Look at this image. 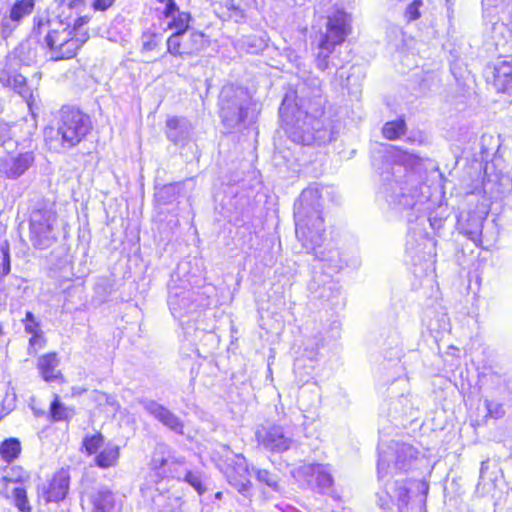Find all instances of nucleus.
<instances>
[{
	"mask_svg": "<svg viewBox=\"0 0 512 512\" xmlns=\"http://www.w3.org/2000/svg\"><path fill=\"white\" fill-rule=\"evenodd\" d=\"M320 190L317 187L304 189L294 203L295 233L297 239L307 252H314L317 263L313 265L312 279L308 284L311 292L319 289L320 298L328 297L327 290H332V278L347 262L336 249L321 250L324 240V220L321 215Z\"/></svg>",
	"mask_w": 512,
	"mask_h": 512,
	"instance_id": "1",
	"label": "nucleus"
},
{
	"mask_svg": "<svg viewBox=\"0 0 512 512\" xmlns=\"http://www.w3.org/2000/svg\"><path fill=\"white\" fill-rule=\"evenodd\" d=\"M379 197L398 213L406 212L409 222L418 218L419 205L429 198L421 175L420 158L391 146L384 156Z\"/></svg>",
	"mask_w": 512,
	"mask_h": 512,
	"instance_id": "2",
	"label": "nucleus"
},
{
	"mask_svg": "<svg viewBox=\"0 0 512 512\" xmlns=\"http://www.w3.org/2000/svg\"><path fill=\"white\" fill-rule=\"evenodd\" d=\"M296 93H286L279 108V116L288 137L304 146L326 144L335 139L336 131L332 121L322 113L309 108L294 106Z\"/></svg>",
	"mask_w": 512,
	"mask_h": 512,
	"instance_id": "3",
	"label": "nucleus"
},
{
	"mask_svg": "<svg viewBox=\"0 0 512 512\" xmlns=\"http://www.w3.org/2000/svg\"><path fill=\"white\" fill-rule=\"evenodd\" d=\"M91 117L74 106H63L57 117L56 128L47 134L50 149L55 151L70 150L91 133Z\"/></svg>",
	"mask_w": 512,
	"mask_h": 512,
	"instance_id": "4",
	"label": "nucleus"
},
{
	"mask_svg": "<svg viewBox=\"0 0 512 512\" xmlns=\"http://www.w3.org/2000/svg\"><path fill=\"white\" fill-rule=\"evenodd\" d=\"M33 33L45 34L43 44L48 49L52 61L73 58L81 46L87 41L88 35L72 36L69 23L55 19L34 18Z\"/></svg>",
	"mask_w": 512,
	"mask_h": 512,
	"instance_id": "5",
	"label": "nucleus"
},
{
	"mask_svg": "<svg viewBox=\"0 0 512 512\" xmlns=\"http://www.w3.org/2000/svg\"><path fill=\"white\" fill-rule=\"evenodd\" d=\"M351 32V17L342 8H335L326 17L325 29L316 35L317 53L315 63L319 70L338 67L333 56L336 47L341 45Z\"/></svg>",
	"mask_w": 512,
	"mask_h": 512,
	"instance_id": "6",
	"label": "nucleus"
},
{
	"mask_svg": "<svg viewBox=\"0 0 512 512\" xmlns=\"http://www.w3.org/2000/svg\"><path fill=\"white\" fill-rule=\"evenodd\" d=\"M182 270V266H178L168 282L167 304L172 316L178 320L198 314L209 304L208 297L191 287L189 279L181 277Z\"/></svg>",
	"mask_w": 512,
	"mask_h": 512,
	"instance_id": "7",
	"label": "nucleus"
},
{
	"mask_svg": "<svg viewBox=\"0 0 512 512\" xmlns=\"http://www.w3.org/2000/svg\"><path fill=\"white\" fill-rule=\"evenodd\" d=\"M218 105L223 125L232 130L248 117L251 98L244 88L225 85L220 91Z\"/></svg>",
	"mask_w": 512,
	"mask_h": 512,
	"instance_id": "8",
	"label": "nucleus"
},
{
	"mask_svg": "<svg viewBox=\"0 0 512 512\" xmlns=\"http://www.w3.org/2000/svg\"><path fill=\"white\" fill-rule=\"evenodd\" d=\"M56 223L57 214L53 205L37 203L29 217V239L34 248L44 250L57 241Z\"/></svg>",
	"mask_w": 512,
	"mask_h": 512,
	"instance_id": "9",
	"label": "nucleus"
},
{
	"mask_svg": "<svg viewBox=\"0 0 512 512\" xmlns=\"http://www.w3.org/2000/svg\"><path fill=\"white\" fill-rule=\"evenodd\" d=\"M418 454V450L410 444L391 443L386 450L379 451L378 479L384 481L393 476V470L406 472L415 468L419 461Z\"/></svg>",
	"mask_w": 512,
	"mask_h": 512,
	"instance_id": "10",
	"label": "nucleus"
},
{
	"mask_svg": "<svg viewBox=\"0 0 512 512\" xmlns=\"http://www.w3.org/2000/svg\"><path fill=\"white\" fill-rule=\"evenodd\" d=\"M505 34L512 38V33L503 23H495L492 27V38L495 51L500 60L494 68L495 84L503 92L512 93V39L507 40Z\"/></svg>",
	"mask_w": 512,
	"mask_h": 512,
	"instance_id": "11",
	"label": "nucleus"
},
{
	"mask_svg": "<svg viewBox=\"0 0 512 512\" xmlns=\"http://www.w3.org/2000/svg\"><path fill=\"white\" fill-rule=\"evenodd\" d=\"M409 491L404 479H396L393 482L387 480L382 491L377 492V504L384 511H390L397 506V512H409Z\"/></svg>",
	"mask_w": 512,
	"mask_h": 512,
	"instance_id": "12",
	"label": "nucleus"
},
{
	"mask_svg": "<svg viewBox=\"0 0 512 512\" xmlns=\"http://www.w3.org/2000/svg\"><path fill=\"white\" fill-rule=\"evenodd\" d=\"M255 436L262 448L273 453H283L294 443L292 436L282 426L275 424L258 427Z\"/></svg>",
	"mask_w": 512,
	"mask_h": 512,
	"instance_id": "13",
	"label": "nucleus"
},
{
	"mask_svg": "<svg viewBox=\"0 0 512 512\" xmlns=\"http://www.w3.org/2000/svg\"><path fill=\"white\" fill-rule=\"evenodd\" d=\"M287 93L297 94L295 106L306 107L316 113H322L324 110L325 99L322 94L321 80L318 77H308L297 90H290Z\"/></svg>",
	"mask_w": 512,
	"mask_h": 512,
	"instance_id": "14",
	"label": "nucleus"
},
{
	"mask_svg": "<svg viewBox=\"0 0 512 512\" xmlns=\"http://www.w3.org/2000/svg\"><path fill=\"white\" fill-rule=\"evenodd\" d=\"M35 0H16L9 12L0 17V38L7 39L34 11Z\"/></svg>",
	"mask_w": 512,
	"mask_h": 512,
	"instance_id": "15",
	"label": "nucleus"
},
{
	"mask_svg": "<svg viewBox=\"0 0 512 512\" xmlns=\"http://www.w3.org/2000/svg\"><path fill=\"white\" fill-rule=\"evenodd\" d=\"M137 402L143 407L146 413L160 422L163 426L177 434L184 433V424L182 420L164 405L147 397L137 398Z\"/></svg>",
	"mask_w": 512,
	"mask_h": 512,
	"instance_id": "16",
	"label": "nucleus"
},
{
	"mask_svg": "<svg viewBox=\"0 0 512 512\" xmlns=\"http://www.w3.org/2000/svg\"><path fill=\"white\" fill-rule=\"evenodd\" d=\"M35 162L32 151L8 155L0 161V173L7 179L16 180L28 171Z\"/></svg>",
	"mask_w": 512,
	"mask_h": 512,
	"instance_id": "17",
	"label": "nucleus"
},
{
	"mask_svg": "<svg viewBox=\"0 0 512 512\" xmlns=\"http://www.w3.org/2000/svg\"><path fill=\"white\" fill-rule=\"evenodd\" d=\"M193 127L184 117H170L166 121L165 135L177 146H185L192 139Z\"/></svg>",
	"mask_w": 512,
	"mask_h": 512,
	"instance_id": "18",
	"label": "nucleus"
},
{
	"mask_svg": "<svg viewBox=\"0 0 512 512\" xmlns=\"http://www.w3.org/2000/svg\"><path fill=\"white\" fill-rule=\"evenodd\" d=\"M70 476L68 471L61 469L56 472L49 482L48 488L44 491V498L47 502L62 501L69 489Z\"/></svg>",
	"mask_w": 512,
	"mask_h": 512,
	"instance_id": "19",
	"label": "nucleus"
},
{
	"mask_svg": "<svg viewBox=\"0 0 512 512\" xmlns=\"http://www.w3.org/2000/svg\"><path fill=\"white\" fill-rule=\"evenodd\" d=\"M302 474L315 480L321 493H325L333 485V477L328 465L312 463L301 468Z\"/></svg>",
	"mask_w": 512,
	"mask_h": 512,
	"instance_id": "20",
	"label": "nucleus"
},
{
	"mask_svg": "<svg viewBox=\"0 0 512 512\" xmlns=\"http://www.w3.org/2000/svg\"><path fill=\"white\" fill-rule=\"evenodd\" d=\"M430 240L421 232L409 231L406 239L405 251L410 256L413 264L425 257V249Z\"/></svg>",
	"mask_w": 512,
	"mask_h": 512,
	"instance_id": "21",
	"label": "nucleus"
},
{
	"mask_svg": "<svg viewBox=\"0 0 512 512\" xmlns=\"http://www.w3.org/2000/svg\"><path fill=\"white\" fill-rule=\"evenodd\" d=\"M0 83L3 87L12 88L16 93L26 98L31 96L30 89L27 86L26 78L11 69L0 71Z\"/></svg>",
	"mask_w": 512,
	"mask_h": 512,
	"instance_id": "22",
	"label": "nucleus"
},
{
	"mask_svg": "<svg viewBox=\"0 0 512 512\" xmlns=\"http://www.w3.org/2000/svg\"><path fill=\"white\" fill-rule=\"evenodd\" d=\"M59 362V358L54 352L47 353L39 357L37 368L40 375L46 382L55 381L61 376L60 371L57 369Z\"/></svg>",
	"mask_w": 512,
	"mask_h": 512,
	"instance_id": "23",
	"label": "nucleus"
},
{
	"mask_svg": "<svg viewBox=\"0 0 512 512\" xmlns=\"http://www.w3.org/2000/svg\"><path fill=\"white\" fill-rule=\"evenodd\" d=\"M205 35L198 31H182L183 56L197 54L207 46Z\"/></svg>",
	"mask_w": 512,
	"mask_h": 512,
	"instance_id": "24",
	"label": "nucleus"
},
{
	"mask_svg": "<svg viewBox=\"0 0 512 512\" xmlns=\"http://www.w3.org/2000/svg\"><path fill=\"white\" fill-rule=\"evenodd\" d=\"M7 296L17 304H24L32 295V289L27 284V281L21 277L13 276L6 288Z\"/></svg>",
	"mask_w": 512,
	"mask_h": 512,
	"instance_id": "25",
	"label": "nucleus"
},
{
	"mask_svg": "<svg viewBox=\"0 0 512 512\" xmlns=\"http://www.w3.org/2000/svg\"><path fill=\"white\" fill-rule=\"evenodd\" d=\"M424 322L431 333L437 335L450 330V320L445 311L427 310Z\"/></svg>",
	"mask_w": 512,
	"mask_h": 512,
	"instance_id": "26",
	"label": "nucleus"
},
{
	"mask_svg": "<svg viewBox=\"0 0 512 512\" xmlns=\"http://www.w3.org/2000/svg\"><path fill=\"white\" fill-rule=\"evenodd\" d=\"M235 459V465L237 467V472L240 475V479L233 478L232 476L229 475L228 480L229 483L233 485L238 490L239 493L246 496L251 486L250 480L247 478L249 471L246 459L242 455H236Z\"/></svg>",
	"mask_w": 512,
	"mask_h": 512,
	"instance_id": "27",
	"label": "nucleus"
},
{
	"mask_svg": "<svg viewBox=\"0 0 512 512\" xmlns=\"http://www.w3.org/2000/svg\"><path fill=\"white\" fill-rule=\"evenodd\" d=\"M172 454L168 451L165 445H158L152 455V459L150 461V469L154 472L156 477H163L165 473L164 468L166 465H171Z\"/></svg>",
	"mask_w": 512,
	"mask_h": 512,
	"instance_id": "28",
	"label": "nucleus"
},
{
	"mask_svg": "<svg viewBox=\"0 0 512 512\" xmlns=\"http://www.w3.org/2000/svg\"><path fill=\"white\" fill-rule=\"evenodd\" d=\"M119 455V447L109 445L95 456L94 461L99 468L106 469L117 464Z\"/></svg>",
	"mask_w": 512,
	"mask_h": 512,
	"instance_id": "29",
	"label": "nucleus"
},
{
	"mask_svg": "<svg viewBox=\"0 0 512 512\" xmlns=\"http://www.w3.org/2000/svg\"><path fill=\"white\" fill-rule=\"evenodd\" d=\"M94 512H107L114 505L113 493L106 487L98 489L93 496Z\"/></svg>",
	"mask_w": 512,
	"mask_h": 512,
	"instance_id": "30",
	"label": "nucleus"
},
{
	"mask_svg": "<svg viewBox=\"0 0 512 512\" xmlns=\"http://www.w3.org/2000/svg\"><path fill=\"white\" fill-rule=\"evenodd\" d=\"M407 126L404 118L386 122L382 127V135L388 140H396L406 133Z\"/></svg>",
	"mask_w": 512,
	"mask_h": 512,
	"instance_id": "31",
	"label": "nucleus"
},
{
	"mask_svg": "<svg viewBox=\"0 0 512 512\" xmlns=\"http://www.w3.org/2000/svg\"><path fill=\"white\" fill-rule=\"evenodd\" d=\"M193 179H187L184 182L179 183H173L164 185L157 193L156 197L158 201H160L162 204H168L174 201L177 197V195L180 193L181 188L188 184L192 183Z\"/></svg>",
	"mask_w": 512,
	"mask_h": 512,
	"instance_id": "32",
	"label": "nucleus"
},
{
	"mask_svg": "<svg viewBox=\"0 0 512 512\" xmlns=\"http://www.w3.org/2000/svg\"><path fill=\"white\" fill-rule=\"evenodd\" d=\"M75 415V410L72 407L65 406L58 396L50 404V416L52 421H68Z\"/></svg>",
	"mask_w": 512,
	"mask_h": 512,
	"instance_id": "33",
	"label": "nucleus"
},
{
	"mask_svg": "<svg viewBox=\"0 0 512 512\" xmlns=\"http://www.w3.org/2000/svg\"><path fill=\"white\" fill-rule=\"evenodd\" d=\"M21 452V444L17 438H9L2 442L0 454L6 462L15 460Z\"/></svg>",
	"mask_w": 512,
	"mask_h": 512,
	"instance_id": "34",
	"label": "nucleus"
},
{
	"mask_svg": "<svg viewBox=\"0 0 512 512\" xmlns=\"http://www.w3.org/2000/svg\"><path fill=\"white\" fill-rule=\"evenodd\" d=\"M181 480L192 486L199 495H203L206 492L204 476L199 471L184 468Z\"/></svg>",
	"mask_w": 512,
	"mask_h": 512,
	"instance_id": "35",
	"label": "nucleus"
},
{
	"mask_svg": "<svg viewBox=\"0 0 512 512\" xmlns=\"http://www.w3.org/2000/svg\"><path fill=\"white\" fill-rule=\"evenodd\" d=\"M498 465L496 462L486 459L482 461L479 471V484L493 483L497 479Z\"/></svg>",
	"mask_w": 512,
	"mask_h": 512,
	"instance_id": "36",
	"label": "nucleus"
},
{
	"mask_svg": "<svg viewBox=\"0 0 512 512\" xmlns=\"http://www.w3.org/2000/svg\"><path fill=\"white\" fill-rule=\"evenodd\" d=\"M254 475L258 482L263 483L273 489L274 491H279V483H278V475L274 474L266 469L260 468H252Z\"/></svg>",
	"mask_w": 512,
	"mask_h": 512,
	"instance_id": "37",
	"label": "nucleus"
},
{
	"mask_svg": "<svg viewBox=\"0 0 512 512\" xmlns=\"http://www.w3.org/2000/svg\"><path fill=\"white\" fill-rule=\"evenodd\" d=\"M140 41L141 52L148 53L154 51L158 47L161 41V35L154 31L146 30L142 33Z\"/></svg>",
	"mask_w": 512,
	"mask_h": 512,
	"instance_id": "38",
	"label": "nucleus"
},
{
	"mask_svg": "<svg viewBox=\"0 0 512 512\" xmlns=\"http://www.w3.org/2000/svg\"><path fill=\"white\" fill-rule=\"evenodd\" d=\"M172 461L171 465H166L164 468L165 473L163 474V477H159L160 479L164 478H176L178 480H181L184 466L183 462L172 455Z\"/></svg>",
	"mask_w": 512,
	"mask_h": 512,
	"instance_id": "39",
	"label": "nucleus"
},
{
	"mask_svg": "<svg viewBox=\"0 0 512 512\" xmlns=\"http://www.w3.org/2000/svg\"><path fill=\"white\" fill-rule=\"evenodd\" d=\"M14 504L21 512H30L31 507L28 503L26 490L22 487H14L12 489Z\"/></svg>",
	"mask_w": 512,
	"mask_h": 512,
	"instance_id": "40",
	"label": "nucleus"
},
{
	"mask_svg": "<svg viewBox=\"0 0 512 512\" xmlns=\"http://www.w3.org/2000/svg\"><path fill=\"white\" fill-rule=\"evenodd\" d=\"M167 52L173 56H183L182 53V31H175L167 39Z\"/></svg>",
	"mask_w": 512,
	"mask_h": 512,
	"instance_id": "41",
	"label": "nucleus"
},
{
	"mask_svg": "<svg viewBox=\"0 0 512 512\" xmlns=\"http://www.w3.org/2000/svg\"><path fill=\"white\" fill-rule=\"evenodd\" d=\"M104 437L102 434L97 433L91 436H86L83 439V447L85 448L88 455H92L102 446Z\"/></svg>",
	"mask_w": 512,
	"mask_h": 512,
	"instance_id": "42",
	"label": "nucleus"
},
{
	"mask_svg": "<svg viewBox=\"0 0 512 512\" xmlns=\"http://www.w3.org/2000/svg\"><path fill=\"white\" fill-rule=\"evenodd\" d=\"M11 261L9 245L7 243L0 246V277H4L10 273Z\"/></svg>",
	"mask_w": 512,
	"mask_h": 512,
	"instance_id": "43",
	"label": "nucleus"
},
{
	"mask_svg": "<svg viewBox=\"0 0 512 512\" xmlns=\"http://www.w3.org/2000/svg\"><path fill=\"white\" fill-rule=\"evenodd\" d=\"M27 474L20 467H12L9 470L5 471V475L2 477L1 481L5 484L7 483H17L22 482L27 478Z\"/></svg>",
	"mask_w": 512,
	"mask_h": 512,
	"instance_id": "44",
	"label": "nucleus"
},
{
	"mask_svg": "<svg viewBox=\"0 0 512 512\" xmlns=\"http://www.w3.org/2000/svg\"><path fill=\"white\" fill-rule=\"evenodd\" d=\"M172 20L168 23V27L171 29H176V31H189L187 28L189 26L190 16L187 13H179L177 16H172Z\"/></svg>",
	"mask_w": 512,
	"mask_h": 512,
	"instance_id": "45",
	"label": "nucleus"
},
{
	"mask_svg": "<svg viewBox=\"0 0 512 512\" xmlns=\"http://www.w3.org/2000/svg\"><path fill=\"white\" fill-rule=\"evenodd\" d=\"M30 44L28 42L21 43L16 47L11 55L8 56V61H11L12 57L18 59L21 63L28 65L32 61V57L26 56L25 53L29 52Z\"/></svg>",
	"mask_w": 512,
	"mask_h": 512,
	"instance_id": "46",
	"label": "nucleus"
},
{
	"mask_svg": "<svg viewBox=\"0 0 512 512\" xmlns=\"http://www.w3.org/2000/svg\"><path fill=\"white\" fill-rule=\"evenodd\" d=\"M46 342L43 332L32 335L29 339L28 354L35 355L40 349L46 346Z\"/></svg>",
	"mask_w": 512,
	"mask_h": 512,
	"instance_id": "47",
	"label": "nucleus"
},
{
	"mask_svg": "<svg viewBox=\"0 0 512 512\" xmlns=\"http://www.w3.org/2000/svg\"><path fill=\"white\" fill-rule=\"evenodd\" d=\"M484 404L487 410V414L491 418L499 419L505 415V410L501 403L486 399Z\"/></svg>",
	"mask_w": 512,
	"mask_h": 512,
	"instance_id": "48",
	"label": "nucleus"
},
{
	"mask_svg": "<svg viewBox=\"0 0 512 512\" xmlns=\"http://www.w3.org/2000/svg\"><path fill=\"white\" fill-rule=\"evenodd\" d=\"M423 6L422 0H414L405 10V18L408 22L415 21L420 18V8Z\"/></svg>",
	"mask_w": 512,
	"mask_h": 512,
	"instance_id": "49",
	"label": "nucleus"
},
{
	"mask_svg": "<svg viewBox=\"0 0 512 512\" xmlns=\"http://www.w3.org/2000/svg\"><path fill=\"white\" fill-rule=\"evenodd\" d=\"M62 3L70 10H75L76 14L84 13L91 5L89 0H62Z\"/></svg>",
	"mask_w": 512,
	"mask_h": 512,
	"instance_id": "50",
	"label": "nucleus"
},
{
	"mask_svg": "<svg viewBox=\"0 0 512 512\" xmlns=\"http://www.w3.org/2000/svg\"><path fill=\"white\" fill-rule=\"evenodd\" d=\"M492 376L496 378L495 381L497 383L503 386L505 391L512 393V372H506L503 375H499L498 373L494 372Z\"/></svg>",
	"mask_w": 512,
	"mask_h": 512,
	"instance_id": "51",
	"label": "nucleus"
},
{
	"mask_svg": "<svg viewBox=\"0 0 512 512\" xmlns=\"http://www.w3.org/2000/svg\"><path fill=\"white\" fill-rule=\"evenodd\" d=\"M115 0H92L91 7L94 11L104 12L109 9Z\"/></svg>",
	"mask_w": 512,
	"mask_h": 512,
	"instance_id": "52",
	"label": "nucleus"
},
{
	"mask_svg": "<svg viewBox=\"0 0 512 512\" xmlns=\"http://www.w3.org/2000/svg\"><path fill=\"white\" fill-rule=\"evenodd\" d=\"M76 15H77V18L74 20L73 28L71 29L72 32L79 30L82 26L87 24L91 18L89 14L80 13V14H76Z\"/></svg>",
	"mask_w": 512,
	"mask_h": 512,
	"instance_id": "53",
	"label": "nucleus"
},
{
	"mask_svg": "<svg viewBox=\"0 0 512 512\" xmlns=\"http://www.w3.org/2000/svg\"><path fill=\"white\" fill-rule=\"evenodd\" d=\"M24 330L31 336L43 332L40 328L39 321H35L33 323H25Z\"/></svg>",
	"mask_w": 512,
	"mask_h": 512,
	"instance_id": "54",
	"label": "nucleus"
},
{
	"mask_svg": "<svg viewBox=\"0 0 512 512\" xmlns=\"http://www.w3.org/2000/svg\"><path fill=\"white\" fill-rule=\"evenodd\" d=\"M178 13V9H177V6L175 4V2L173 0H169L167 3H166V7H165V10H164V15L166 17H172L175 15V13Z\"/></svg>",
	"mask_w": 512,
	"mask_h": 512,
	"instance_id": "55",
	"label": "nucleus"
},
{
	"mask_svg": "<svg viewBox=\"0 0 512 512\" xmlns=\"http://www.w3.org/2000/svg\"><path fill=\"white\" fill-rule=\"evenodd\" d=\"M481 227H482V223L480 221L477 222V225H476V228L474 230H470V231H467V235L469 236L470 239H472L473 241L476 240V238L480 235L481 233Z\"/></svg>",
	"mask_w": 512,
	"mask_h": 512,
	"instance_id": "56",
	"label": "nucleus"
},
{
	"mask_svg": "<svg viewBox=\"0 0 512 512\" xmlns=\"http://www.w3.org/2000/svg\"><path fill=\"white\" fill-rule=\"evenodd\" d=\"M37 321L34 314L31 312V311H27L26 312V315H25V318L23 319V323H33Z\"/></svg>",
	"mask_w": 512,
	"mask_h": 512,
	"instance_id": "57",
	"label": "nucleus"
},
{
	"mask_svg": "<svg viewBox=\"0 0 512 512\" xmlns=\"http://www.w3.org/2000/svg\"><path fill=\"white\" fill-rule=\"evenodd\" d=\"M0 495H1V496H3V497H5V498H9V497H10V495H9V492H8V488H7V487H5L4 489H1V490H0Z\"/></svg>",
	"mask_w": 512,
	"mask_h": 512,
	"instance_id": "58",
	"label": "nucleus"
},
{
	"mask_svg": "<svg viewBox=\"0 0 512 512\" xmlns=\"http://www.w3.org/2000/svg\"><path fill=\"white\" fill-rule=\"evenodd\" d=\"M483 6H492V5H495V1L494 0H483Z\"/></svg>",
	"mask_w": 512,
	"mask_h": 512,
	"instance_id": "59",
	"label": "nucleus"
},
{
	"mask_svg": "<svg viewBox=\"0 0 512 512\" xmlns=\"http://www.w3.org/2000/svg\"><path fill=\"white\" fill-rule=\"evenodd\" d=\"M222 495H223V494H222V492H217V493L215 494V498H217V499H221V498H222Z\"/></svg>",
	"mask_w": 512,
	"mask_h": 512,
	"instance_id": "60",
	"label": "nucleus"
},
{
	"mask_svg": "<svg viewBox=\"0 0 512 512\" xmlns=\"http://www.w3.org/2000/svg\"><path fill=\"white\" fill-rule=\"evenodd\" d=\"M264 46H265L264 42H263V41H261V42H260V45H259V49H262Z\"/></svg>",
	"mask_w": 512,
	"mask_h": 512,
	"instance_id": "61",
	"label": "nucleus"
},
{
	"mask_svg": "<svg viewBox=\"0 0 512 512\" xmlns=\"http://www.w3.org/2000/svg\"><path fill=\"white\" fill-rule=\"evenodd\" d=\"M314 355H315V354H313V355H312V353H311L310 355H308V357H309L311 360H313V359H314Z\"/></svg>",
	"mask_w": 512,
	"mask_h": 512,
	"instance_id": "62",
	"label": "nucleus"
},
{
	"mask_svg": "<svg viewBox=\"0 0 512 512\" xmlns=\"http://www.w3.org/2000/svg\"><path fill=\"white\" fill-rule=\"evenodd\" d=\"M429 221H430V225H431V226H434V222L432 221V219H431V218H429Z\"/></svg>",
	"mask_w": 512,
	"mask_h": 512,
	"instance_id": "63",
	"label": "nucleus"
}]
</instances>
